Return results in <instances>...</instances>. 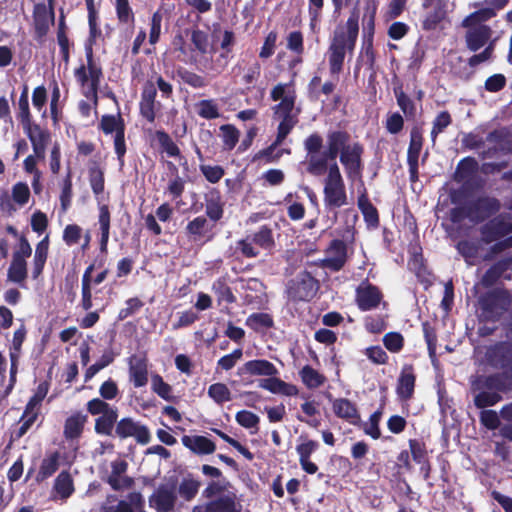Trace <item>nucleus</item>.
<instances>
[{
  "instance_id": "obj_25",
  "label": "nucleus",
  "mask_w": 512,
  "mask_h": 512,
  "mask_svg": "<svg viewBox=\"0 0 512 512\" xmlns=\"http://www.w3.org/2000/svg\"><path fill=\"white\" fill-rule=\"evenodd\" d=\"M111 474L107 478V483L114 491L124 488L128 489L134 485L133 478L129 476L121 477L127 471L128 463L125 460H116L111 463Z\"/></svg>"
},
{
  "instance_id": "obj_4",
  "label": "nucleus",
  "mask_w": 512,
  "mask_h": 512,
  "mask_svg": "<svg viewBox=\"0 0 512 512\" xmlns=\"http://www.w3.org/2000/svg\"><path fill=\"white\" fill-rule=\"evenodd\" d=\"M512 305V296L504 288H493L478 297L480 320L498 322Z\"/></svg>"
},
{
  "instance_id": "obj_22",
  "label": "nucleus",
  "mask_w": 512,
  "mask_h": 512,
  "mask_svg": "<svg viewBox=\"0 0 512 512\" xmlns=\"http://www.w3.org/2000/svg\"><path fill=\"white\" fill-rule=\"evenodd\" d=\"M299 439H304L302 443L296 446L300 466L307 474H315L318 471V466L310 460V457L319 448V443L307 437L304 438L302 435Z\"/></svg>"
},
{
  "instance_id": "obj_37",
  "label": "nucleus",
  "mask_w": 512,
  "mask_h": 512,
  "mask_svg": "<svg viewBox=\"0 0 512 512\" xmlns=\"http://www.w3.org/2000/svg\"><path fill=\"white\" fill-rule=\"evenodd\" d=\"M88 178L92 192L98 196L104 192L105 177L104 170L100 167L99 163L93 161L88 168Z\"/></svg>"
},
{
  "instance_id": "obj_40",
  "label": "nucleus",
  "mask_w": 512,
  "mask_h": 512,
  "mask_svg": "<svg viewBox=\"0 0 512 512\" xmlns=\"http://www.w3.org/2000/svg\"><path fill=\"white\" fill-rule=\"evenodd\" d=\"M197 115L206 120H214L221 116L219 106L214 99H203L194 105Z\"/></svg>"
},
{
  "instance_id": "obj_64",
  "label": "nucleus",
  "mask_w": 512,
  "mask_h": 512,
  "mask_svg": "<svg viewBox=\"0 0 512 512\" xmlns=\"http://www.w3.org/2000/svg\"><path fill=\"white\" fill-rule=\"evenodd\" d=\"M408 443L410 453L414 462L421 463L429 459L426 444L424 443V441H422L421 439H410Z\"/></svg>"
},
{
  "instance_id": "obj_6",
  "label": "nucleus",
  "mask_w": 512,
  "mask_h": 512,
  "mask_svg": "<svg viewBox=\"0 0 512 512\" xmlns=\"http://www.w3.org/2000/svg\"><path fill=\"white\" fill-rule=\"evenodd\" d=\"M276 246L273 230L269 225H262L257 231L236 242V251L244 258H257L260 249L271 253Z\"/></svg>"
},
{
  "instance_id": "obj_41",
  "label": "nucleus",
  "mask_w": 512,
  "mask_h": 512,
  "mask_svg": "<svg viewBox=\"0 0 512 512\" xmlns=\"http://www.w3.org/2000/svg\"><path fill=\"white\" fill-rule=\"evenodd\" d=\"M496 16L495 9H491L489 6L485 8L478 9L468 16H466L462 21L463 27L469 26H482L484 23L489 21L490 19Z\"/></svg>"
},
{
  "instance_id": "obj_36",
  "label": "nucleus",
  "mask_w": 512,
  "mask_h": 512,
  "mask_svg": "<svg viewBox=\"0 0 512 512\" xmlns=\"http://www.w3.org/2000/svg\"><path fill=\"white\" fill-rule=\"evenodd\" d=\"M8 280L20 284L21 287L24 286V282L27 278V262L22 257L20 258L18 255L16 257H12V261L8 268L7 272Z\"/></svg>"
},
{
  "instance_id": "obj_42",
  "label": "nucleus",
  "mask_w": 512,
  "mask_h": 512,
  "mask_svg": "<svg viewBox=\"0 0 512 512\" xmlns=\"http://www.w3.org/2000/svg\"><path fill=\"white\" fill-rule=\"evenodd\" d=\"M54 490L62 499L69 498L74 493V484L68 471H61L55 479Z\"/></svg>"
},
{
  "instance_id": "obj_56",
  "label": "nucleus",
  "mask_w": 512,
  "mask_h": 512,
  "mask_svg": "<svg viewBox=\"0 0 512 512\" xmlns=\"http://www.w3.org/2000/svg\"><path fill=\"white\" fill-rule=\"evenodd\" d=\"M163 17L164 13L162 9H158L151 16L148 41L153 46L160 40Z\"/></svg>"
},
{
  "instance_id": "obj_31",
  "label": "nucleus",
  "mask_w": 512,
  "mask_h": 512,
  "mask_svg": "<svg viewBox=\"0 0 512 512\" xmlns=\"http://www.w3.org/2000/svg\"><path fill=\"white\" fill-rule=\"evenodd\" d=\"M98 223L100 228L99 248L101 253L107 254L111 227V213L107 204L99 205Z\"/></svg>"
},
{
  "instance_id": "obj_39",
  "label": "nucleus",
  "mask_w": 512,
  "mask_h": 512,
  "mask_svg": "<svg viewBox=\"0 0 512 512\" xmlns=\"http://www.w3.org/2000/svg\"><path fill=\"white\" fill-rule=\"evenodd\" d=\"M423 143V129L419 125H414L410 131V142L407 150V159L419 160V156L423 148Z\"/></svg>"
},
{
  "instance_id": "obj_2",
  "label": "nucleus",
  "mask_w": 512,
  "mask_h": 512,
  "mask_svg": "<svg viewBox=\"0 0 512 512\" xmlns=\"http://www.w3.org/2000/svg\"><path fill=\"white\" fill-rule=\"evenodd\" d=\"M359 35V11L354 8L344 25H338L333 31L327 49L329 72L338 76L344 68L346 55H353Z\"/></svg>"
},
{
  "instance_id": "obj_7",
  "label": "nucleus",
  "mask_w": 512,
  "mask_h": 512,
  "mask_svg": "<svg viewBox=\"0 0 512 512\" xmlns=\"http://www.w3.org/2000/svg\"><path fill=\"white\" fill-rule=\"evenodd\" d=\"M320 289V282L309 271L299 272L286 284V295L290 302H310Z\"/></svg>"
},
{
  "instance_id": "obj_52",
  "label": "nucleus",
  "mask_w": 512,
  "mask_h": 512,
  "mask_svg": "<svg viewBox=\"0 0 512 512\" xmlns=\"http://www.w3.org/2000/svg\"><path fill=\"white\" fill-rule=\"evenodd\" d=\"M208 396L218 405L231 401V391L224 383H214L208 387Z\"/></svg>"
},
{
  "instance_id": "obj_26",
  "label": "nucleus",
  "mask_w": 512,
  "mask_h": 512,
  "mask_svg": "<svg viewBox=\"0 0 512 512\" xmlns=\"http://www.w3.org/2000/svg\"><path fill=\"white\" fill-rule=\"evenodd\" d=\"M332 410L336 417L352 425H358L360 414L354 402L347 398H337L332 401Z\"/></svg>"
},
{
  "instance_id": "obj_38",
  "label": "nucleus",
  "mask_w": 512,
  "mask_h": 512,
  "mask_svg": "<svg viewBox=\"0 0 512 512\" xmlns=\"http://www.w3.org/2000/svg\"><path fill=\"white\" fill-rule=\"evenodd\" d=\"M299 376L308 389L319 388L326 382V377L310 365L302 367Z\"/></svg>"
},
{
  "instance_id": "obj_12",
  "label": "nucleus",
  "mask_w": 512,
  "mask_h": 512,
  "mask_svg": "<svg viewBox=\"0 0 512 512\" xmlns=\"http://www.w3.org/2000/svg\"><path fill=\"white\" fill-rule=\"evenodd\" d=\"M327 257L319 260V267L331 272H339L347 262V245L341 239H333L325 250Z\"/></svg>"
},
{
  "instance_id": "obj_23",
  "label": "nucleus",
  "mask_w": 512,
  "mask_h": 512,
  "mask_svg": "<svg viewBox=\"0 0 512 512\" xmlns=\"http://www.w3.org/2000/svg\"><path fill=\"white\" fill-rule=\"evenodd\" d=\"M466 28V47L472 52H476L484 47L492 36V29L488 25L469 26Z\"/></svg>"
},
{
  "instance_id": "obj_43",
  "label": "nucleus",
  "mask_w": 512,
  "mask_h": 512,
  "mask_svg": "<svg viewBox=\"0 0 512 512\" xmlns=\"http://www.w3.org/2000/svg\"><path fill=\"white\" fill-rule=\"evenodd\" d=\"M478 170V162L473 157H465L459 161L455 172L458 182H467Z\"/></svg>"
},
{
  "instance_id": "obj_28",
  "label": "nucleus",
  "mask_w": 512,
  "mask_h": 512,
  "mask_svg": "<svg viewBox=\"0 0 512 512\" xmlns=\"http://www.w3.org/2000/svg\"><path fill=\"white\" fill-rule=\"evenodd\" d=\"M181 441L186 448L197 455H209L216 450V444L211 439L202 435H184Z\"/></svg>"
},
{
  "instance_id": "obj_59",
  "label": "nucleus",
  "mask_w": 512,
  "mask_h": 512,
  "mask_svg": "<svg viewBox=\"0 0 512 512\" xmlns=\"http://www.w3.org/2000/svg\"><path fill=\"white\" fill-rule=\"evenodd\" d=\"M115 10L117 19L120 23L134 24L135 15L128 0H115Z\"/></svg>"
},
{
  "instance_id": "obj_3",
  "label": "nucleus",
  "mask_w": 512,
  "mask_h": 512,
  "mask_svg": "<svg viewBox=\"0 0 512 512\" xmlns=\"http://www.w3.org/2000/svg\"><path fill=\"white\" fill-rule=\"evenodd\" d=\"M270 99L274 102L280 101L271 108L273 117L280 120L277 127L279 137L282 134L288 136L298 123L299 110L293 113L297 99L294 80L276 84L270 91Z\"/></svg>"
},
{
  "instance_id": "obj_24",
  "label": "nucleus",
  "mask_w": 512,
  "mask_h": 512,
  "mask_svg": "<svg viewBox=\"0 0 512 512\" xmlns=\"http://www.w3.org/2000/svg\"><path fill=\"white\" fill-rule=\"evenodd\" d=\"M88 422V415L82 411H75L68 416L64 422L63 436L67 441L78 440L83 432L86 423Z\"/></svg>"
},
{
  "instance_id": "obj_8",
  "label": "nucleus",
  "mask_w": 512,
  "mask_h": 512,
  "mask_svg": "<svg viewBox=\"0 0 512 512\" xmlns=\"http://www.w3.org/2000/svg\"><path fill=\"white\" fill-rule=\"evenodd\" d=\"M469 220L480 224L494 216L501 208L500 201L495 197L479 196L466 203Z\"/></svg>"
},
{
  "instance_id": "obj_15",
  "label": "nucleus",
  "mask_w": 512,
  "mask_h": 512,
  "mask_svg": "<svg viewBox=\"0 0 512 512\" xmlns=\"http://www.w3.org/2000/svg\"><path fill=\"white\" fill-rule=\"evenodd\" d=\"M54 0H48V5L45 3H37L33 9V24L35 36L37 39L44 38L50 28L54 24Z\"/></svg>"
},
{
  "instance_id": "obj_54",
  "label": "nucleus",
  "mask_w": 512,
  "mask_h": 512,
  "mask_svg": "<svg viewBox=\"0 0 512 512\" xmlns=\"http://www.w3.org/2000/svg\"><path fill=\"white\" fill-rule=\"evenodd\" d=\"M328 161H330V158L325 156V152L322 153L321 157L311 155L306 170L309 174L314 176H320L325 172L328 173Z\"/></svg>"
},
{
  "instance_id": "obj_20",
  "label": "nucleus",
  "mask_w": 512,
  "mask_h": 512,
  "mask_svg": "<svg viewBox=\"0 0 512 512\" xmlns=\"http://www.w3.org/2000/svg\"><path fill=\"white\" fill-rule=\"evenodd\" d=\"M23 127L27 137L32 144L33 152L38 157V159H44L46 147L50 140L49 131L42 129L38 124L28 123Z\"/></svg>"
},
{
  "instance_id": "obj_58",
  "label": "nucleus",
  "mask_w": 512,
  "mask_h": 512,
  "mask_svg": "<svg viewBox=\"0 0 512 512\" xmlns=\"http://www.w3.org/2000/svg\"><path fill=\"white\" fill-rule=\"evenodd\" d=\"M233 496L224 495L207 502L204 506L205 512H227L235 503Z\"/></svg>"
},
{
  "instance_id": "obj_33",
  "label": "nucleus",
  "mask_w": 512,
  "mask_h": 512,
  "mask_svg": "<svg viewBox=\"0 0 512 512\" xmlns=\"http://www.w3.org/2000/svg\"><path fill=\"white\" fill-rule=\"evenodd\" d=\"M98 129L105 135L117 134L119 131H126L125 121L120 112L116 115L104 114L102 115Z\"/></svg>"
},
{
  "instance_id": "obj_13",
  "label": "nucleus",
  "mask_w": 512,
  "mask_h": 512,
  "mask_svg": "<svg viewBox=\"0 0 512 512\" xmlns=\"http://www.w3.org/2000/svg\"><path fill=\"white\" fill-rule=\"evenodd\" d=\"M512 233V217L499 215L483 224L480 228L481 239L484 243L490 244L498 239Z\"/></svg>"
},
{
  "instance_id": "obj_62",
  "label": "nucleus",
  "mask_w": 512,
  "mask_h": 512,
  "mask_svg": "<svg viewBox=\"0 0 512 512\" xmlns=\"http://www.w3.org/2000/svg\"><path fill=\"white\" fill-rule=\"evenodd\" d=\"M199 170L211 184L218 183L225 175V169L220 165L200 164Z\"/></svg>"
},
{
  "instance_id": "obj_5",
  "label": "nucleus",
  "mask_w": 512,
  "mask_h": 512,
  "mask_svg": "<svg viewBox=\"0 0 512 512\" xmlns=\"http://www.w3.org/2000/svg\"><path fill=\"white\" fill-rule=\"evenodd\" d=\"M323 195L327 210L338 209L348 204L345 182L336 162L329 165L328 174L324 179Z\"/></svg>"
},
{
  "instance_id": "obj_32",
  "label": "nucleus",
  "mask_w": 512,
  "mask_h": 512,
  "mask_svg": "<svg viewBox=\"0 0 512 512\" xmlns=\"http://www.w3.org/2000/svg\"><path fill=\"white\" fill-rule=\"evenodd\" d=\"M211 290L215 294L219 306L223 303L230 305L237 301V298L225 277L217 278L213 282Z\"/></svg>"
},
{
  "instance_id": "obj_49",
  "label": "nucleus",
  "mask_w": 512,
  "mask_h": 512,
  "mask_svg": "<svg viewBox=\"0 0 512 512\" xmlns=\"http://www.w3.org/2000/svg\"><path fill=\"white\" fill-rule=\"evenodd\" d=\"M59 468V454L58 452L52 453L50 456L44 458L41 462L37 480L43 481L51 477Z\"/></svg>"
},
{
  "instance_id": "obj_51",
  "label": "nucleus",
  "mask_w": 512,
  "mask_h": 512,
  "mask_svg": "<svg viewBox=\"0 0 512 512\" xmlns=\"http://www.w3.org/2000/svg\"><path fill=\"white\" fill-rule=\"evenodd\" d=\"M73 196V183H72V171L68 168V171L65 177L62 180L61 184V193H60V204L62 210L67 211L72 203Z\"/></svg>"
},
{
  "instance_id": "obj_34",
  "label": "nucleus",
  "mask_w": 512,
  "mask_h": 512,
  "mask_svg": "<svg viewBox=\"0 0 512 512\" xmlns=\"http://www.w3.org/2000/svg\"><path fill=\"white\" fill-rule=\"evenodd\" d=\"M154 138L159 144L161 153H166L168 157L172 158H183L180 148L165 130H156L154 132Z\"/></svg>"
},
{
  "instance_id": "obj_53",
  "label": "nucleus",
  "mask_w": 512,
  "mask_h": 512,
  "mask_svg": "<svg viewBox=\"0 0 512 512\" xmlns=\"http://www.w3.org/2000/svg\"><path fill=\"white\" fill-rule=\"evenodd\" d=\"M200 486L201 483L198 480L191 477L183 478L179 485L178 493L185 501H191L196 497Z\"/></svg>"
},
{
  "instance_id": "obj_44",
  "label": "nucleus",
  "mask_w": 512,
  "mask_h": 512,
  "mask_svg": "<svg viewBox=\"0 0 512 512\" xmlns=\"http://www.w3.org/2000/svg\"><path fill=\"white\" fill-rule=\"evenodd\" d=\"M397 105L408 120L416 117V105L414 101L402 90L401 87L394 89Z\"/></svg>"
},
{
  "instance_id": "obj_63",
  "label": "nucleus",
  "mask_w": 512,
  "mask_h": 512,
  "mask_svg": "<svg viewBox=\"0 0 512 512\" xmlns=\"http://www.w3.org/2000/svg\"><path fill=\"white\" fill-rule=\"evenodd\" d=\"M144 306V302L138 297H131L125 301V307L121 308L118 312L117 319L119 321H123L128 317L138 313L142 307Z\"/></svg>"
},
{
  "instance_id": "obj_57",
  "label": "nucleus",
  "mask_w": 512,
  "mask_h": 512,
  "mask_svg": "<svg viewBox=\"0 0 512 512\" xmlns=\"http://www.w3.org/2000/svg\"><path fill=\"white\" fill-rule=\"evenodd\" d=\"M452 124L451 114L445 110L441 111L434 118L431 129V138L435 142L437 136L445 131V129Z\"/></svg>"
},
{
  "instance_id": "obj_48",
  "label": "nucleus",
  "mask_w": 512,
  "mask_h": 512,
  "mask_svg": "<svg viewBox=\"0 0 512 512\" xmlns=\"http://www.w3.org/2000/svg\"><path fill=\"white\" fill-rule=\"evenodd\" d=\"M39 414V408L32 407L31 409H28V404H26L23 414L20 418L21 425L16 432L17 439H20L29 431V429L37 420Z\"/></svg>"
},
{
  "instance_id": "obj_30",
  "label": "nucleus",
  "mask_w": 512,
  "mask_h": 512,
  "mask_svg": "<svg viewBox=\"0 0 512 512\" xmlns=\"http://www.w3.org/2000/svg\"><path fill=\"white\" fill-rule=\"evenodd\" d=\"M357 205L363 215L367 227L370 229H377L380 225L379 212L370 201L366 191L358 197Z\"/></svg>"
},
{
  "instance_id": "obj_27",
  "label": "nucleus",
  "mask_w": 512,
  "mask_h": 512,
  "mask_svg": "<svg viewBox=\"0 0 512 512\" xmlns=\"http://www.w3.org/2000/svg\"><path fill=\"white\" fill-rule=\"evenodd\" d=\"M129 379L135 388H140L147 384L148 363L146 357L133 355L129 358Z\"/></svg>"
},
{
  "instance_id": "obj_1",
  "label": "nucleus",
  "mask_w": 512,
  "mask_h": 512,
  "mask_svg": "<svg viewBox=\"0 0 512 512\" xmlns=\"http://www.w3.org/2000/svg\"><path fill=\"white\" fill-rule=\"evenodd\" d=\"M488 363L502 373L481 375L472 382L471 389L475 393L474 405L485 409L499 403L502 393L510 389L508 378L512 380V341H500L490 346L486 352Z\"/></svg>"
},
{
  "instance_id": "obj_9",
  "label": "nucleus",
  "mask_w": 512,
  "mask_h": 512,
  "mask_svg": "<svg viewBox=\"0 0 512 512\" xmlns=\"http://www.w3.org/2000/svg\"><path fill=\"white\" fill-rule=\"evenodd\" d=\"M364 154V146L362 143L355 141L346 147L340 153L339 160L344 167L346 176L350 180H356L362 176L364 164L362 156Z\"/></svg>"
},
{
  "instance_id": "obj_46",
  "label": "nucleus",
  "mask_w": 512,
  "mask_h": 512,
  "mask_svg": "<svg viewBox=\"0 0 512 512\" xmlns=\"http://www.w3.org/2000/svg\"><path fill=\"white\" fill-rule=\"evenodd\" d=\"M223 150H233L239 142L240 131L233 124H223L220 126Z\"/></svg>"
},
{
  "instance_id": "obj_55",
  "label": "nucleus",
  "mask_w": 512,
  "mask_h": 512,
  "mask_svg": "<svg viewBox=\"0 0 512 512\" xmlns=\"http://www.w3.org/2000/svg\"><path fill=\"white\" fill-rule=\"evenodd\" d=\"M151 389L154 393H156L160 398L171 401L173 400L172 387L168 383H166L162 376L159 374H154L151 377Z\"/></svg>"
},
{
  "instance_id": "obj_19",
  "label": "nucleus",
  "mask_w": 512,
  "mask_h": 512,
  "mask_svg": "<svg viewBox=\"0 0 512 512\" xmlns=\"http://www.w3.org/2000/svg\"><path fill=\"white\" fill-rule=\"evenodd\" d=\"M326 143L325 156L334 163L336 158L340 156V153L352 143L351 135L346 130L329 131L326 136Z\"/></svg>"
},
{
  "instance_id": "obj_60",
  "label": "nucleus",
  "mask_w": 512,
  "mask_h": 512,
  "mask_svg": "<svg viewBox=\"0 0 512 512\" xmlns=\"http://www.w3.org/2000/svg\"><path fill=\"white\" fill-rule=\"evenodd\" d=\"M177 75L185 84L192 88L200 89L207 86V80L205 77L185 68L177 70Z\"/></svg>"
},
{
  "instance_id": "obj_21",
  "label": "nucleus",
  "mask_w": 512,
  "mask_h": 512,
  "mask_svg": "<svg viewBox=\"0 0 512 512\" xmlns=\"http://www.w3.org/2000/svg\"><path fill=\"white\" fill-rule=\"evenodd\" d=\"M416 375L411 364H405L400 372L396 385V394L401 401H408L414 395Z\"/></svg>"
},
{
  "instance_id": "obj_50",
  "label": "nucleus",
  "mask_w": 512,
  "mask_h": 512,
  "mask_svg": "<svg viewBox=\"0 0 512 512\" xmlns=\"http://www.w3.org/2000/svg\"><path fill=\"white\" fill-rule=\"evenodd\" d=\"M286 138H287V136L284 134H282V136L279 137V132H277L274 142L267 148L260 150L256 154V158L257 159L264 158L266 163H272V162L278 161L280 159V157L282 156L283 152L282 151L275 152V150L279 145H281L283 143V141Z\"/></svg>"
},
{
  "instance_id": "obj_18",
  "label": "nucleus",
  "mask_w": 512,
  "mask_h": 512,
  "mask_svg": "<svg viewBox=\"0 0 512 512\" xmlns=\"http://www.w3.org/2000/svg\"><path fill=\"white\" fill-rule=\"evenodd\" d=\"M447 1L439 0L437 5L425 10L421 19V28L426 32L443 29V23L447 20Z\"/></svg>"
},
{
  "instance_id": "obj_61",
  "label": "nucleus",
  "mask_w": 512,
  "mask_h": 512,
  "mask_svg": "<svg viewBox=\"0 0 512 512\" xmlns=\"http://www.w3.org/2000/svg\"><path fill=\"white\" fill-rule=\"evenodd\" d=\"M384 347L391 353H399L404 347V337L399 332H388L383 338Z\"/></svg>"
},
{
  "instance_id": "obj_35",
  "label": "nucleus",
  "mask_w": 512,
  "mask_h": 512,
  "mask_svg": "<svg viewBox=\"0 0 512 512\" xmlns=\"http://www.w3.org/2000/svg\"><path fill=\"white\" fill-rule=\"evenodd\" d=\"M118 411L113 409L95 419L94 430L98 435L112 436L114 427L117 425Z\"/></svg>"
},
{
  "instance_id": "obj_14",
  "label": "nucleus",
  "mask_w": 512,
  "mask_h": 512,
  "mask_svg": "<svg viewBox=\"0 0 512 512\" xmlns=\"http://www.w3.org/2000/svg\"><path fill=\"white\" fill-rule=\"evenodd\" d=\"M278 373L279 371L276 366L266 359L249 360L237 369V375L242 378V383L244 385L253 383V380L249 379L248 377L275 376Z\"/></svg>"
},
{
  "instance_id": "obj_10",
  "label": "nucleus",
  "mask_w": 512,
  "mask_h": 512,
  "mask_svg": "<svg viewBox=\"0 0 512 512\" xmlns=\"http://www.w3.org/2000/svg\"><path fill=\"white\" fill-rule=\"evenodd\" d=\"M215 224H211L204 215H199L188 221L184 234L188 241L197 245H205L215 237Z\"/></svg>"
},
{
  "instance_id": "obj_17",
  "label": "nucleus",
  "mask_w": 512,
  "mask_h": 512,
  "mask_svg": "<svg viewBox=\"0 0 512 512\" xmlns=\"http://www.w3.org/2000/svg\"><path fill=\"white\" fill-rule=\"evenodd\" d=\"M85 55L87 60V66L82 64L74 71V76L77 82L81 86H85L86 84H88V82L93 83L95 85L100 84L101 79L103 77V72L102 68L99 65H97L94 61L93 49H86Z\"/></svg>"
},
{
  "instance_id": "obj_11",
  "label": "nucleus",
  "mask_w": 512,
  "mask_h": 512,
  "mask_svg": "<svg viewBox=\"0 0 512 512\" xmlns=\"http://www.w3.org/2000/svg\"><path fill=\"white\" fill-rule=\"evenodd\" d=\"M382 300L383 293L368 279L362 281L355 290V302L360 311L374 310L378 308Z\"/></svg>"
},
{
  "instance_id": "obj_47",
  "label": "nucleus",
  "mask_w": 512,
  "mask_h": 512,
  "mask_svg": "<svg viewBox=\"0 0 512 512\" xmlns=\"http://www.w3.org/2000/svg\"><path fill=\"white\" fill-rule=\"evenodd\" d=\"M246 325L257 332L261 329L272 328L274 326V320L268 313L257 312L248 316L246 319Z\"/></svg>"
},
{
  "instance_id": "obj_29",
  "label": "nucleus",
  "mask_w": 512,
  "mask_h": 512,
  "mask_svg": "<svg viewBox=\"0 0 512 512\" xmlns=\"http://www.w3.org/2000/svg\"><path fill=\"white\" fill-rule=\"evenodd\" d=\"M177 497L173 490L159 487L150 497L149 502L158 512H170L174 509Z\"/></svg>"
},
{
  "instance_id": "obj_45",
  "label": "nucleus",
  "mask_w": 512,
  "mask_h": 512,
  "mask_svg": "<svg viewBox=\"0 0 512 512\" xmlns=\"http://www.w3.org/2000/svg\"><path fill=\"white\" fill-rule=\"evenodd\" d=\"M372 35H364L360 57L368 70L375 71L376 52L373 45Z\"/></svg>"
},
{
  "instance_id": "obj_16",
  "label": "nucleus",
  "mask_w": 512,
  "mask_h": 512,
  "mask_svg": "<svg viewBox=\"0 0 512 512\" xmlns=\"http://www.w3.org/2000/svg\"><path fill=\"white\" fill-rule=\"evenodd\" d=\"M116 436L121 439L134 437L137 443L145 445L150 442L151 434L147 426L135 422L130 417L122 418L115 427Z\"/></svg>"
}]
</instances>
